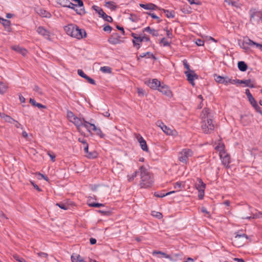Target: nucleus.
I'll return each instance as SVG.
<instances>
[{
    "instance_id": "38",
    "label": "nucleus",
    "mask_w": 262,
    "mask_h": 262,
    "mask_svg": "<svg viewBox=\"0 0 262 262\" xmlns=\"http://www.w3.org/2000/svg\"><path fill=\"white\" fill-rule=\"evenodd\" d=\"M147 55H151V58L153 59L154 60H157V57L152 53L149 52H147L146 53L140 54L139 55V56L141 58H143V57H145Z\"/></svg>"
},
{
    "instance_id": "24",
    "label": "nucleus",
    "mask_w": 262,
    "mask_h": 262,
    "mask_svg": "<svg viewBox=\"0 0 262 262\" xmlns=\"http://www.w3.org/2000/svg\"><path fill=\"white\" fill-rule=\"evenodd\" d=\"M92 126V130L96 133V134L99 136L101 138H104L105 135L102 132L100 128H97L95 124H91Z\"/></svg>"
},
{
    "instance_id": "9",
    "label": "nucleus",
    "mask_w": 262,
    "mask_h": 262,
    "mask_svg": "<svg viewBox=\"0 0 262 262\" xmlns=\"http://www.w3.org/2000/svg\"><path fill=\"white\" fill-rule=\"evenodd\" d=\"M213 76L215 81L219 83L225 85H228L229 83H233V80L229 78L228 76H221L217 75L216 74H214Z\"/></svg>"
},
{
    "instance_id": "15",
    "label": "nucleus",
    "mask_w": 262,
    "mask_h": 262,
    "mask_svg": "<svg viewBox=\"0 0 262 262\" xmlns=\"http://www.w3.org/2000/svg\"><path fill=\"white\" fill-rule=\"evenodd\" d=\"M36 31L39 34L43 36L46 39L50 40V32L43 27H38L37 28Z\"/></svg>"
},
{
    "instance_id": "47",
    "label": "nucleus",
    "mask_w": 262,
    "mask_h": 262,
    "mask_svg": "<svg viewBox=\"0 0 262 262\" xmlns=\"http://www.w3.org/2000/svg\"><path fill=\"white\" fill-rule=\"evenodd\" d=\"M88 205L90 207H96V208H98V207H100L104 206V205L103 204L99 203H89Z\"/></svg>"
},
{
    "instance_id": "55",
    "label": "nucleus",
    "mask_w": 262,
    "mask_h": 262,
    "mask_svg": "<svg viewBox=\"0 0 262 262\" xmlns=\"http://www.w3.org/2000/svg\"><path fill=\"white\" fill-rule=\"evenodd\" d=\"M47 154L51 158V160L52 162H54L55 161V155L54 153L53 152H51V151H48L47 152Z\"/></svg>"
},
{
    "instance_id": "54",
    "label": "nucleus",
    "mask_w": 262,
    "mask_h": 262,
    "mask_svg": "<svg viewBox=\"0 0 262 262\" xmlns=\"http://www.w3.org/2000/svg\"><path fill=\"white\" fill-rule=\"evenodd\" d=\"M4 120H5V121L10 123H12L13 122H14V121H15L14 119H13L12 117L8 115L5 116V118L4 119Z\"/></svg>"
},
{
    "instance_id": "18",
    "label": "nucleus",
    "mask_w": 262,
    "mask_h": 262,
    "mask_svg": "<svg viewBox=\"0 0 262 262\" xmlns=\"http://www.w3.org/2000/svg\"><path fill=\"white\" fill-rule=\"evenodd\" d=\"M137 139H138V142L140 143V145L143 151L148 152V148L146 141L140 135H139V136L137 137Z\"/></svg>"
},
{
    "instance_id": "20",
    "label": "nucleus",
    "mask_w": 262,
    "mask_h": 262,
    "mask_svg": "<svg viewBox=\"0 0 262 262\" xmlns=\"http://www.w3.org/2000/svg\"><path fill=\"white\" fill-rule=\"evenodd\" d=\"M251 79H246V80H239V79H235L233 80V83H239V84H245L246 86H248L250 88H253L254 87V84L251 83Z\"/></svg>"
},
{
    "instance_id": "1",
    "label": "nucleus",
    "mask_w": 262,
    "mask_h": 262,
    "mask_svg": "<svg viewBox=\"0 0 262 262\" xmlns=\"http://www.w3.org/2000/svg\"><path fill=\"white\" fill-rule=\"evenodd\" d=\"M139 170L141 177L140 183L141 187L145 188L151 187L154 183L152 174L148 171L147 169L144 166H140Z\"/></svg>"
},
{
    "instance_id": "43",
    "label": "nucleus",
    "mask_w": 262,
    "mask_h": 262,
    "mask_svg": "<svg viewBox=\"0 0 262 262\" xmlns=\"http://www.w3.org/2000/svg\"><path fill=\"white\" fill-rule=\"evenodd\" d=\"M103 27V30L104 32H108L110 33L112 30V27L108 24H104Z\"/></svg>"
},
{
    "instance_id": "28",
    "label": "nucleus",
    "mask_w": 262,
    "mask_h": 262,
    "mask_svg": "<svg viewBox=\"0 0 262 262\" xmlns=\"http://www.w3.org/2000/svg\"><path fill=\"white\" fill-rule=\"evenodd\" d=\"M29 102L33 106H36L39 108H46V106L42 105L41 103H39L36 102V101L33 98H30Z\"/></svg>"
},
{
    "instance_id": "40",
    "label": "nucleus",
    "mask_w": 262,
    "mask_h": 262,
    "mask_svg": "<svg viewBox=\"0 0 262 262\" xmlns=\"http://www.w3.org/2000/svg\"><path fill=\"white\" fill-rule=\"evenodd\" d=\"M145 13L150 15L152 18L157 19V23H159L162 21L160 17L157 16L155 13L151 12H146Z\"/></svg>"
},
{
    "instance_id": "29",
    "label": "nucleus",
    "mask_w": 262,
    "mask_h": 262,
    "mask_svg": "<svg viewBox=\"0 0 262 262\" xmlns=\"http://www.w3.org/2000/svg\"><path fill=\"white\" fill-rule=\"evenodd\" d=\"M152 254H160L163 257H164L166 258L169 259L171 260H173V259L172 258V256L170 255L167 254L166 253H165L163 252L160 251H154L152 252Z\"/></svg>"
},
{
    "instance_id": "64",
    "label": "nucleus",
    "mask_w": 262,
    "mask_h": 262,
    "mask_svg": "<svg viewBox=\"0 0 262 262\" xmlns=\"http://www.w3.org/2000/svg\"><path fill=\"white\" fill-rule=\"evenodd\" d=\"M196 44L198 46H204V41L201 39H198L195 41Z\"/></svg>"
},
{
    "instance_id": "63",
    "label": "nucleus",
    "mask_w": 262,
    "mask_h": 262,
    "mask_svg": "<svg viewBox=\"0 0 262 262\" xmlns=\"http://www.w3.org/2000/svg\"><path fill=\"white\" fill-rule=\"evenodd\" d=\"M67 116L69 119H74V117H76L74 113L71 111H68L67 113Z\"/></svg>"
},
{
    "instance_id": "33",
    "label": "nucleus",
    "mask_w": 262,
    "mask_h": 262,
    "mask_svg": "<svg viewBox=\"0 0 262 262\" xmlns=\"http://www.w3.org/2000/svg\"><path fill=\"white\" fill-rule=\"evenodd\" d=\"M143 41V39H142L141 36H137L135 38V39H133L132 42L133 43L134 47H137V45H139V43H140Z\"/></svg>"
},
{
    "instance_id": "10",
    "label": "nucleus",
    "mask_w": 262,
    "mask_h": 262,
    "mask_svg": "<svg viewBox=\"0 0 262 262\" xmlns=\"http://www.w3.org/2000/svg\"><path fill=\"white\" fill-rule=\"evenodd\" d=\"M185 74L187 77V80L193 86H194L195 85L194 80V79H198V75L193 70L185 71Z\"/></svg>"
},
{
    "instance_id": "22",
    "label": "nucleus",
    "mask_w": 262,
    "mask_h": 262,
    "mask_svg": "<svg viewBox=\"0 0 262 262\" xmlns=\"http://www.w3.org/2000/svg\"><path fill=\"white\" fill-rule=\"evenodd\" d=\"M139 6L140 7L145 10H156L157 9H160L157 5L152 3H148L146 4H140Z\"/></svg>"
},
{
    "instance_id": "45",
    "label": "nucleus",
    "mask_w": 262,
    "mask_h": 262,
    "mask_svg": "<svg viewBox=\"0 0 262 262\" xmlns=\"http://www.w3.org/2000/svg\"><path fill=\"white\" fill-rule=\"evenodd\" d=\"M139 173L138 171H135L131 176H127L128 181L131 182L134 180V178H136Z\"/></svg>"
},
{
    "instance_id": "7",
    "label": "nucleus",
    "mask_w": 262,
    "mask_h": 262,
    "mask_svg": "<svg viewBox=\"0 0 262 262\" xmlns=\"http://www.w3.org/2000/svg\"><path fill=\"white\" fill-rule=\"evenodd\" d=\"M195 188L198 190L199 199L200 200L203 199L204 196L206 184L200 178H197V183L195 184Z\"/></svg>"
},
{
    "instance_id": "31",
    "label": "nucleus",
    "mask_w": 262,
    "mask_h": 262,
    "mask_svg": "<svg viewBox=\"0 0 262 262\" xmlns=\"http://www.w3.org/2000/svg\"><path fill=\"white\" fill-rule=\"evenodd\" d=\"M162 11H163L164 13L166 14V16L168 18H173L174 17V11H169L168 10L165 9H161Z\"/></svg>"
},
{
    "instance_id": "57",
    "label": "nucleus",
    "mask_w": 262,
    "mask_h": 262,
    "mask_svg": "<svg viewBox=\"0 0 262 262\" xmlns=\"http://www.w3.org/2000/svg\"><path fill=\"white\" fill-rule=\"evenodd\" d=\"M77 73H78V74L81 77L83 78H85L86 77V76H88L87 75H86L84 72L81 70V69H79L77 71Z\"/></svg>"
},
{
    "instance_id": "4",
    "label": "nucleus",
    "mask_w": 262,
    "mask_h": 262,
    "mask_svg": "<svg viewBox=\"0 0 262 262\" xmlns=\"http://www.w3.org/2000/svg\"><path fill=\"white\" fill-rule=\"evenodd\" d=\"M192 155L193 151L190 149L184 148L179 152V160L184 164H187L188 158L192 157Z\"/></svg>"
},
{
    "instance_id": "19",
    "label": "nucleus",
    "mask_w": 262,
    "mask_h": 262,
    "mask_svg": "<svg viewBox=\"0 0 262 262\" xmlns=\"http://www.w3.org/2000/svg\"><path fill=\"white\" fill-rule=\"evenodd\" d=\"M0 23L3 25L5 30H6L7 32H12V29L11 27V23L10 20L3 18Z\"/></svg>"
},
{
    "instance_id": "35",
    "label": "nucleus",
    "mask_w": 262,
    "mask_h": 262,
    "mask_svg": "<svg viewBox=\"0 0 262 262\" xmlns=\"http://www.w3.org/2000/svg\"><path fill=\"white\" fill-rule=\"evenodd\" d=\"M225 145L224 143H219L218 145H217L215 149L216 150H218L220 151V152H221L224 154H225V151L224 150Z\"/></svg>"
},
{
    "instance_id": "21",
    "label": "nucleus",
    "mask_w": 262,
    "mask_h": 262,
    "mask_svg": "<svg viewBox=\"0 0 262 262\" xmlns=\"http://www.w3.org/2000/svg\"><path fill=\"white\" fill-rule=\"evenodd\" d=\"M70 121L73 122L76 126L77 130L81 133V135L85 136L83 132H81L80 126L82 125V121L81 119L78 118L77 117H74L73 121L70 120Z\"/></svg>"
},
{
    "instance_id": "37",
    "label": "nucleus",
    "mask_w": 262,
    "mask_h": 262,
    "mask_svg": "<svg viewBox=\"0 0 262 262\" xmlns=\"http://www.w3.org/2000/svg\"><path fill=\"white\" fill-rule=\"evenodd\" d=\"M8 87L4 83L0 82V94H4L7 90Z\"/></svg>"
},
{
    "instance_id": "46",
    "label": "nucleus",
    "mask_w": 262,
    "mask_h": 262,
    "mask_svg": "<svg viewBox=\"0 0 262 262\" xmlns=\"http://www.w3.org/2000/svg\"><path fill=\"white\" fill-rule=\"evenodd\" d=\"M97 156V153L96 151L93 152H89L87 155H86V157L88 158H96Z\"/></svg>"
},
{
    "instance_id": "23",
    "label": "nucleus",
    "mask_w": 262,
    "mask_h": 262,
    "mask_svg": "<svg viewBox=\"0 0 262 262\" xmlns=\"http://www.w3.org/2000/svg\"><path fill=\"white\" fill-rule=\"evenodd\" d=\"M11 49L12 50L17 52L18 53H20L23 56H25L27 53V51L25 49L21 48L18 46H12L11 47Z\"/></svg>"
},
{
    "instance_id": "17",
    "label": "nucleus",
    "mask_w": 262,
    "mask_h": 262,
    "mask_svg": "<svg viewBox=\"0 0 262 262\" xmlns=\"http://www.w3.org/2000/svg\"><path fill=\"white\" fill-rule=\"evenodd\" d=\"M78 7L77 4H74L70 2V4L69 5V6L68 8L74 10L77 14L80 15H82L85 13V10L83 7H82V8L80 7V8L79 9L76 8V7Z\"/></svg>"
},
{
    "instance_id": "53",
    "label": "nucleus",
    "mask_w": 262,
    "mask_h": 262,
    "mask_svg": "<svg viewBox=\"0 0 262 262\" xmlns=\"http://www.w3.org/2000/svg\"><path fill=\"white\" fill-rule=\"evenodd\" d=\"M40 14L43 16L45 17H48V15H50V13L47 12V11L42 9L40 10Z\"/></svg>"
},
{
    "instance_id": "41",
    "label": "nucleus",
    "mask_w": 262,
    "mask_h": 262,
    "mask_svg": "<svg viewBox=\"0 0 262 262\" xmlns=\"http://www.w3.org/2000/svg\"><path fill=\"white\" fill-rule=\"evenodd\" d=\"M151 215L153 216H155L156 218L159 219H161L163 217L162 214L160 212H157V211H152Z\"/></svg>"
},
{
    "instance_id": "39",
    "label": "nucleus",
    "mask_w": 262,
    "mask_h": 262,
    "mask_svg": "<svg viewBox=\"0 0 262 262\" xmlns=\"http://www.w3.org/2000/svg\"><path fill=\"white\" fill-rule=\"evenodd\" d=\"M162 130L168 135H172L173 130L171 129L170 128L167 127L166 125L164 126L163 129H162Z\"/></svg>"
},
{
    "instance_id": "51",
    "label": "nucleus",
    "mask_w": 262,
    "mask_h": 262,
    "mask_svg": "<svg viewBox=\"0 0 262 262\" xmlns=\"http://www.w3.org/2000/svg\"><path fill=\"white\" fill-rule=\"evenodd\" d=\"M253 108L255 109L256 112L259 113L260 114L262 115V111L260 108V107L258 105V104L257 103L255 105H253L252 106Z\"/></svg>"
},
{
    "instance_id": "50",
    "label": "nucleus",
    "mask_w": 262,
    "mask_h": 262,
    "mask_svg": "<svg viewBox=\"0 0 262 262\" xmlns=\"http://www.w3.org/2000/svg\"><path fill=\"white\" fill-rule=\"evenodd\" d=\"M160 43H163V45L164 47H168V46H170V43L166 40V39L165 37L162 38L160 40Z\"/></svg>"
},
{
    "instance_id": "62",
    "label": "nucleus",
    "mask_w": 262,
    "mask_h": 262,
    "mask_svg": "<svg viewBox=\"0 0 262 262\" xmlns=\"http://www.w3.org/2000/svg\"><path fill=\"white\" fill-rule=\"evenodd\" d=\"M182 183L181 182H177L174 184V188L176 189H180L181 188Z\"/></svg>"
},
{
    "instance_id": "2",
    "label": "nucleus",
    "mask_w": 262,
    "mask_h": 262,
    "mask_svg": "<svg viewBox=\"0 0 262 262\" xmlns=\"http://www.w3.org/2000/svg\"><path fill=\"white\" fill-rule=\"evenodd\" d=\"M67 34L73 37L80 39L86 37L87 34L83 29H80L76 25L70 24L64 28Z\"/></svg>"
},
{
    "instance_id": "32",
    "label": "nucleus",
    "mask_w": 262,
    "mask_h": 262,
    "mask_svg": "<svg viewBox=\"0 0 262 262\" xmlns=\"http://www.w3.org/2000/svg\"><path fill=\"white\" fill-rule=\"evenodd\" d=\"M105 6L112 10H115L117 8V6L115 5V3L112 1H108L105 3Z\"/></svg>"
},
{
    "instance_id": "34",
    "label": "nucleus",
    "mask_w": 262,
    "mask_h": 262,
    "mask_svg": "<svg viewBox=\"0 0 262 262\" xmlns=\"http://www.w3.org/2000/svg\"><path fill=\"white\" fill-rule=\"evenodd\" d=\"M69 0H59L58 4L63 7H68L70 4Z\"/></svg>"
},
{
    "instance_id": "52",
    "label": "nucleus",
    "mask_w": 262,
    "mask_h": 262,
    "mask_svg": "<svg viewBox=\"0 0 262 262\" xmlns=\"http://www.w3.org/2000/svg\"><path fill=\"white\" fill-rule=\"evenodd\" d=\"M164 30H165L166 31L167 36L169 38H172L173 37V35L172 34V30L171 29L168 30L167 28H166L165 29H164Z\"/></svg>"
},
{
    "instance_id": "26",
    "label": "nucleus",
    "mask_w": 262,
    "mask_h": 262,
    "mask_svg": "<svg viewBox=\"0 0 262 262\" xmlns=\"http://www.w3.org/2000/svg\"><path fill=\"white\" fill-rule=\"evenodd\" d=\"M71 258L72 262H86L79 254H73L72 255Z\"/></svg>"
},
{
    "instance_id": "16",
    "label": "nucleus",
    "mask_w": 262,
    "mask_h": 262,
    "mask_svg": "<svg viewBox=\"0 0 262 262\" xmlns=\"http://www.w3.org/2000/svg\"><path fill=\"white\" fill-rule=\"evenodd\" d=\"M220 157L222 159V162L223 165L226 167H228L229 163H230V157L229 154L225 152V154L220 152Z\"/></svg>"
},
{
    "instance_id": "27",
    "label": "nucleus",
    "mask_w": 262,
    "mask_h": 262,
    "mask_svg": "<svg viewBox=\"0 0 262 262\" xmlns=\"http://www.w3.org/2000/svg\"><path fill=\"white\" fill-rule=\"evenodd\" d=\"M237 67L238 69L242 72L246 71L248 69V66L243 61H238L237 63Z\"/></svg>"
},
{
    "instance_id": "8",
    "label": "nucleus",
    "mask_w": 262,
    "mask_h": 262,
    "mask_svg": "<svg viewBox=\"0 0 262 262\" xmlns=\"http://www.w3.org/2000/svg\"><path fill=\"white\" fill-rule=\"evenodd\" d=\"M92 9L94 10L98 14L99 16L100 17H102L105 21L108 23H112L113 19L112 17L110 16L107 15L103 11V10L96 5H94L92 6Z\"/></svg>"
},
{
    "instance_id": "44",
    "label": "nucleus",
    "mask_w": 262,
    "mask_h": 262,
    "mask_svg": "<svg viewBox=\"0 0 262 262\" xmlns=\"http://www.w3.org/2000/svg\"><path fill=\"white\" fill-rule=\"evenodd\" d=\"M56 206H58L59 208L63 210H67L69 209V206L63 203H57L56 204Z\"/></svg>"
},
{
    "instance_id": "48",
    "label": "nucleus",
    "mask_w": 262,
    "mask_h": 262,
    "mask_svg": "<svg viewBox=\"0 0 262 262\" xmlns=\"http://www.w3.org/2000/svg\"><path fill=\"white\" fill-rule=\"evenodd\" d=\"M91 124H95L94 123H92L91 122H90L89 123H83L81 125L82 126L85 127L88 131L90 133H91V130H92V126H91Z\"/></svg>"
},
{
    "instance_id": "42",
    "label": "nucleus",
    "mask_w": 262,
    "mask_h": 262,
    "mask_svg": "<svg viewBox=\"0 0 262 262\" xmlns=\"http://www.w3.org/2000/svg\"><path fill=\"white\" fill-rule=\"evenodd\" d=\"M100 71L105 73H111L112 72L111 68L107 66L101 67Z\"/></svg>"
},
{
    "instance_id": "11",
    "label": "nucleus",
    "mask_w": 262,
    "mask_h": 262,
    "mask_svg": "<svg viewBox=\"0 0 262 262\" xmlns=\"http://www.w3.org/2000/svg\"><path fill=\"white\" fill-rule=\"evenodd\" d=\"M239 46L245 50L249 49V46H255V42L250 39L248 37H245L243 41L241 43H238Z\"/></svg>"
},
{
    "instance_id": "14",
    "label": "nucleus",
    "mask_w": 262,
    "mask_h": 262,
    "mask_svg": "<svg viewBox=\"0 0 262 262\" xmlns=\"http://www.w3.org/2000/svg\"><path fill=\"white\" fill-rule=\"evenodd\" d=\"M145 83L151 89L154 90H158L159 85L161 82L157 79H153L151 80H148L145 82Z\"/></svg>"
},
{
    "instance_id": "60",
    "label": "nucleus",
    "mask_w": 262,
    "mask_h": 262,
    "mask_svg": "<svg viewBox=\"0 0 262 262\" xmlns=\"http://www.w3.org/2000/svg\"><path fill=\"white\" fill-rule=\"evenodd\" d=\"M183 65H184L185 68H186L187 70V71H191L190 69V66L189 65L188 63L187 62V61L186 59H184L183 61Z\"/></svg>"
},
{
    "instance_id": "61",
    "label": "nucleus",
    "mask_w": 262,
    "mask_h": 262,
    "mask_svg": "<svg viewBox=\"0 0 262 262\" xmlns=\"http://www.w3.org/2000/svg\"><path fill=\"white\" fill-rule=\"evenodd\" d=\"M248 100L252 106H253V105H255L257 103L253 97L249 98Z\"/></svg>"
},
{
    "instance_id": "25",
    "label": "nucleus",
    "mask_w": 262,
    "mask_h": 262,
    "mask_svg": "<svg viewBox=\"0 0 262 262\" xmlns=\"http://www.w3.org/2000/svg\"><path fill=\"white\" fill-rule=\"evenodd\" d=\"M143 32H148L153 36H158L159 35L158 31L154 29H151L150 27H147L143 29Z\"/></svg>"
},
{
    "instance_id": "30",
    "label": "nucleus",
    "mask_w": 262,
    "mask_h": 262,
    "mask_svg": "<svg viewBox=\"0 0 262 262\" xmlns=\"http://www.w3.org/2000/svg\"><path fill=\"white\" fill-rule=\"evenodd\" d=\"M210 110L207 107H205L203 111H202V114H203V116H202V118H207V119H210Z\"/></svg>"
},
{
    "instance_id": "58",
    "label": "nucleus",
    "mask_w": 262,
    "mask_h": 262,
    "mask_svg": "<svg viewBox=\"0 0 262 262\" xmlns=\"http://www.w3.org/2000/svg\"><path fill=\"white\" fill-rule=\"evenodd\" d=\"M85 79H86L88 82H89L90 83H91L92 84H94V85L96 84L95 81L93 79H92V78H91L90 77H89L88 76H86V77L85 78Z\"/></svg>"
},
{
    "instance_id": "59",
    "label": "nucleus",
    "mask_w": 262,
    "mask_h": 262,
    "mask_svg": "<svg viewBox=\"0 0 262 262\" xmlns=\"http://www.w3.org/2000/svg\"><path fill=\"white\" fill-rule=\"evenodd\" d=\"M154 195L158 198H163L166 196V194L163 192H155L154 193Z\"/></svg>"
},
{
    "instance_id": "5",
    "label": "nucleus",
    "mask_w": 262,
    "mask_h": 262,
    "mask_svg": "<svg viewBox=\"0 0 262 262\" xmlns=\"http://www.w3.org/2000/svg\"><path fill=\"white\" fill-rule=\"evenodd\" d=\"M201 127L205 134H210L214 128L212 120L211 119L204 120L202 123Z\"/></svg>"
},
{
    "instance_id": "36",
    "label": "nucleus",
    "mask_w": 262,
    "mask_h": 262,
    "mask_svg": "<svg viewBox=\"0 0 262 262\" xmlns=\"http://www.w3.org/2000/svg\"><path fill=\"white\" fill-rule=\"evenodd\" d=\"M224 2L227 3L228 5H231L233 7L236 8L240 7L238 4L235 1H233L232 0H224Z\"/></svg>"
},
{
    "instance_id": "3",
    "label": "nucleus",
    "mask_w": 262,
    "mask_h": 262,
    "mask_svg": "<svg viewBox=\"0 0 262 262\" xmlns=\"http://www.w3.org/2000/svg\"><path fill=\"white\" fill-rule=\"evenodd\" d=\"M235 236L231 239L233 246L237 247H241L244 245L245 242L249 238L247 234L242 233L240 231L234 233Z\"/></svg>"
},
{
    "instance_id": "56",
    "label": "nucleus",
    "mask_w": 262,
    "mask_h": 262,
    "mask_svg": "<svg viewBox=\"0 0 262 262\" xmlns=\"http://www.w3.org/2000/svg\"><path fill=\"white\" fill-rule=\"evenodd\" d=\"M36 254L39 257L46 258H47L48 257V256H49L48 253H45V252H38V253H36Z\"/></svg>"
},
{
    "instance_id": "49",
    "label": "nucleus",
    "mask_w": 262,
    "mask_h": 262,
    "mask_svg": "<svg viewBox=\"0 0 262 262\" xmlns=\"http://www.w3.org/2000/svg\"><path fill=\"white\" fill-rule=\"evenodd\" d=\"M14 259L18 262H27L23 257H20L17 254H14L13 256Z\"/></svg>"
},
{
    "instance_id": "12",
    "label": "nucleus",
    "mask_w": 262,
    "mask_h": 262,
    "mask_svg": "<svg viewBox=\"0 0 262 262\" xmlns=\"http://www.w3.org/2000/svg\"><path fill=\"white\" fill-rule=\"evenodd\" d=\"M121 36L118 33H113L108 39V42L112 45L120 44L123 41L120 40Z\"/></svg>"
},
{
    "instance_id": "6",
    "label": "nucleus",
    "mask_w": 262,
    "mask_h": 262,
    "mask_svg": "<svg viewBox=\"0 0 262 262\" xmlns=\"http://www.w3.org/2000/svg\"><path fill=\"white\" fill-rule=\"evenodd\" d=\"M262 19V12L254 10H250V21L253 24H258Z\"/></svg>"
},
{
    "instance_id": "13",
    "label": "nucleus",
    "mask_w": 262,
    "mask_h": 262,
    "mask_svg": "<svg viewBox=\"0 0 262 262\" xmlns=\"http://www.w3.org/2000/svg\"><path fill=\"white\" fill-rule=\"evenodd\" d=\"M158 90L168 97H171L172 96V92L169 88L164 83H161L160 85H159Z\"/></svg>"
}]
</instances>
